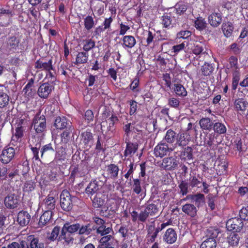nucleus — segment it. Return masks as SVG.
Instances as JSON below:
<instances>
[{
  "label": "nucleus",
  "mask_w": 248,
  "mask_h": 248,
  "mask_svg": "<svg viewBox=\"0 0 248 248\" xmlns=\"http://www.w3.org/2000/svg\"><path fill=\"white\" fill-rule=\"evenodd\" d=\"M172 223V220L171 219H169L165 222L159 219L151 221L149 224L146 226L147 237L149 238L148 242H154L159 232L167 226L171 225Z\"/></svg>",
  "instance_id": "1"
},
{
  "label": "nucleus",
  "mask_w": 248,
  "mask_h": 248,
  "mask_svg": "<svg viewBox=\"0 0 248 248\" xmlns=\"http://www.w3.org/2000/svg\"><path fill=\"white\" fill-rule=\"evenodd\" d=\"M31 125L37 134L43 135L46 131V118L44 115L41 114V111L34 115L32 120Z\"/></svg>",
  "instance_id": "2"
},
{
  "label": "nucleus",
  "mask_w": 248,
  "mask_h": 248,
  "mask_svg": "<svg viewBox=\"0 0 248 248\" xmlns=\"http://www.w3.org/2000/svg\"><path fill=\"white\" fill-rule=\"evenodd\" d=\"M90 170L87 162L82 160L79 164L74 167L71 172L70 178L74 180L75 178L82 177L86 179L88 178Z\"/></svg>",
  "instance_id": "3"
},
{
  "label": "nucleus",
  "mask_w": 248,
  "mask_h": 248,
  "mask_svg": "<svg viewBox=\"0 0 248 248\" xmlns=\"http://www.w3.org/2000/svg\"><path fill=\"white\" fill-rule=\"evenodd\" d=\"M79 137L80 140L79 145L82 148L89 149L92 147L94 143V138L91 129H87L82 131Z\"/></svg>",
  "instance_id": "4"
},
{
  "label": "nucleus",
  "mask_w": 248,
  "mask_h": 248,
  "mask_svg": "<svg viewBox=\"0 0 248 248\" xmlns=\"http://www.w3.org/2000/svg\"><path fill=\"white\" fill-rule=\"evenodd\" d=\"M75 198L67 190H63L60 194V205L62 209L67 212L71 211L73 205V199Z\"/></svg>",
  "instance_id": "5"
},
{
  "label": "nucleus",
  "mask_w": 248,
  "mask_h": 248,
  "mask_svg": "<svg viewBox=\"0 0 248 248\" xmlns=\"http://www.w3.org/2000/svg\"><path fill=\"white\" fill-rule=\"evenodd\" d=\"M118 117L112 114L111 116L105 121H103L101 124V128L102 131H106L108 134H113L115 130V124L118 122Z\"/></svg>",
  "instance_id": "6"
},
{
  "label": "nucleus",
  "mask_w": 248,
  "mask_h": 248,
  "mask_svg": "<svg viewBox=\"0 0 248 248\" xmlns=\"http://www.w3.org/2000/svg\"><path fill=\"white\" fill-rule=\"evenodd\" d=\"M34 68L45 72L55 70L52 59H47L45 57H42L36 60L34 63Z\"/></svg>",
  "instance_id": "7"
},
{
  "label": "nucleus",
  "mask_w": 248,
  "mask_h": 248,
  "mask_svg": "<svg viewBox=\"0 0 248 248\" xmlns=\"http://www.w3.org/2000/svg\"><path fill=\"white\" fill-rule=\"evenodd\" d=\"M173 150V148L169 147L168 144L161 141L155 147L154 154L156 157L162 158Z\"/></svg>",
  "instance_id": "8"
},
{
  "label": "nucleus",
  "mask_w": 248,
  "mask_h": 248,
  "mask_svg": "<svg viewBox=\"0 0 248 248\" xmlns=\"http://www.w3.org/2000/svg\"><path fill=\"white\" fill-rule=\"evenodd\" d=\"M54 89V86L48 82H45L40 84L38 88L37 93L42 99H47Z\"/></svg>",
  "instance_id": "9"
},
{
  "label": "nucleus",
  "mask_w": 248,
  "mask_h": 248,
  "mask_svg": "<svg viewBox=\"0 0 248 248\" xmlns=\"http://www.w3.org/2000/svg\"><path fill=\"white\" fill-rule=\"evenodd\" d=\"M243 226V222L239 218H230L226 223V227L229 231L237 233L240 232Z\"/></svg>",
  "instance_id": "10"
},
{
  "label": "nucleus",
  "mask_w": 248,
  "mask_h": 248,
  "mask_svg": "<svg viewBox=\"0 0 248 248\" xmlns=\"http://www.w3.org/2000/svg\"><path fill=\"white\" fill-rule=\"evenodd\" d=\"M15 155V150L13 147L4 148L0 155V162L6 165L9 163Z\"/></svg>",
  "instance_id": "11"
},
{
  "label": "nucleus",
  "mask_w": 248,
  "mask_h": 248,
  "mask_svg": "<svg viewBox=\"0 0 248 248\" xmlns=\"http://www.w3.org/2000/svg\"><path fill=\"white\" fill-rule=\"evenodd\" d=\"M204 136H203V145L205 147H209L211 148H217L218 144V142L217 140V136L214 132H203Z\"/></svg>",
  "instance_id": "12"
},
{
  "label": "nucleus",
  "mask_w": 248,
  "mask_h": 248,
  "mask_svg": "<svg viewBox=\"0 0 248 248\" xmlns=\"http://www.w3.org/2000/svg\"><path fill=\"white\" fill-rule=\"evenodd\" d=\"M178 161L173 156L166 157L162 159L160 168L166 170H174L178 165Z\"/></svg>",
  "instance_id": "13"
},
{
  "label": "nucleus",
  "mask_w": 248,
  "mask_h": 248,
  "mask_svg": "<svg viewBox=\"0 0 248 248\" xmlns=\"http://www.w3.org/2000/svg\"><path fill=\"white\" fill-rule=\"evenodd\" d=\"M19 198L15 194H9L4 198V203L8 209H14L19 205Z\"/></svg>",
  "instance_id": "14"
},
{
  "label": "nucleus",
  "mask_w": 248,
  "mask_h": 248,
  "mask_svg": "<svg viewBox=\"0 0 248 248\" xmlns=\"http://www.w3.org/2000/svg\"><path fill=\"white\" fill-rule=\"evenodd\" d=\"M72 125L71 121L63 115L56 117L53 124L54 127L58 130H62Z\"/></svg>",
  "instance_id": "15"
},
{
  "label": "nucleus",
  "mask_w": 248,
  "mask_h": 248,
  "mask_svg": "<svg viewBox=\"0 0 248 248\" xmlns=\"http://www.w3.org/2000/svg\"><path fill=\"white\" fill-rule=\"evenodd\" d=\"M14 15L13 11L10 9L0 8V26H7L9 24L10 19Z\"/></svg>",
  "instance_id": "16"
},
{
  "label": "nucleus",
  "mask_w": 248,
  "mask_h": 248,
  "mask_svg": "<svg viewBox=\"0 0 248 248\" xmlns=\"http://www.w3.org/2000/svg\"><path fill=\"white\" fill-rule=\"evenodd\" d=\"M56 199L53 193L49 192V194L43 201V204L45 211L52 212L56 207Z\"/></svg>",
  "instance_id": "17"
},
{
  "label": "nucleus",
  "mask_w": 248,
  "mask_h": 248,
  "mask_svg": "<svg viewBox=\"0 0 248 248\" xmlns=\"http://www.w3.org/2000/svg\"><path fill=\"white\" fill-rule=\"evenodd\" d=\"M97 248H114L113 236L109 234L102 237L99 241Z\"/></svg>",
  "instance_id": "18"
},
{
  "label": "nucleus",
  "mask_w": 248,
  "mask_h": 248,
  "mask_svg": "<svg viewBox=\"0 0 248 248\" xmlns=\"http://www.w3.org/2000/svg\"><path fill=\"white\" fill-rule=\"evenodd\" d=\"M177 238L176 232L174 229L171 228L168 229L163 235V240L169 244L174 243Z\"/></svg>",
  "instance_id": "19"
},
{
  "label": "nucleus",
  "mask_w": 248,
  "mask_h": 248,
  "mask_svg": "<svg viewBox=\"0 0 248 248\" xmlns=\"http://www.w3.org/2000/svg\"><path fill=\"white\" fill-rule=\"evenodd\" d=\"M178 155L181 160L184 161L192 160L194 158L193 149L189 146L182 148Z\"/></svg>",
  "instance_id": "20"
},
{
  "label": "nucleus",
  "mask_w": 248,
  "mask_h": 248,
  "mask_svg": "<svg viewBox=\"0 0 248 248\" xmlns=\"http://www.w3.org/2000/svg\"><path fill=\"white\" fill-rule=\"evenodd\" d=\"M101 182L96 180L92 181L85 189V192L89 196H92L96 193L102 187Z\"/></svg>",
  "instance_id": "21"
},
{
  "label": "nucleus",
  "mask_w": 248,
  "mask_h": 248,
  "mask_svg": "<svg viewBox=\"0 0 248 248\" xmlns=\"http://www.w3.org/2000/svg\"><path fill=\"white\" fill-rule=\"evenodd\" d=\"M125 142L126 144V146L124 152V155L127 156L136 153L138 149V144L137 142L133 143L130 142L129 138H125Z\"/></svg>",
  "instance_id": "22"
},
{
  "label": "nucleus",
  "mask_w": 248,
  "mask_h": 248,
  "mask_svg": "<svg viewBox=\"0 0 248 248\" xmlns=\"http://www.w3.org/2000/svg\"><path fill=\"white\" fill-rule=\"evenodd\" d=\"M24 119H21L17 123V126L15 129V133L13 136V140L19 141H20L24 136V129L22 124L24 122Z\"/></svg>",
  "instance_id": "23"
},
{
  "label": "nucleus",
  "mask_w": 248,
  "mask_h": 248,
  "mask_svg": "<svg viewBox=\"0 0 248 248\" xmlns=\"http://www.w3.org/2000/svg\"><path fill=\"white\" fill-rule=\"evenodd\" d=\"M187 199H190L191 202H195V205L198 208L205 203V196L201 193L187 195Z\"/></svg>",
  "instance_id": "24"
},
{
  "label": "nucleus",
  "mask_w": 248,
  "mask_h": 248,
  "mask_svg": "<svg viewBox=\"0 0 248 248\" xmlns=\"http://www.w3.org/2000/svg\"><path fill=\"white\" fill-rule=\"evenodd\" d=\"M122 45L124 49H131L136 44V40L132 35H124L122 38Z\"/></svg>",
  "instance_id": "25"
},
{
  "label": "nucleus",
  "mask_w": 248,
  "mask_h": 248,
  "mask_svg": "<svg viewBox=\"0 0 248 248\" xmlns=\"http://www.w3.org/2000/svg\"><path fill=\"white\" fill-rule=\"evenodd\" d=\"M20 39L15 36L9 37L6 40V46L10 51H15L18 48Z\"/></svg>",
  "instance_id": "26"
},
{
  "label": "nucleus",
  "mask_w": 248,
  "mask_h": 248,
  "mask_svg": "<svg viewBox=\"0 0 248 248\" xmlns=\"http://www.w3.org/2000/svg\"><path fill=\"white\" fill-rule=\"evenodd\" d=\"M31 215L24 210L20 211L17 215V221L22 226L27 225L31 220Z\"/></svg>",
  "instance_id": "27"
},
{
  "label": "nucleus",
  "mask_w": 248,
  "mask_h": 248,
  "mask_svg": "<svg viewBox=\"0 0 248 248\" xmlns=\"http://www.w3.org/2000/svg\"><path fill=\"white\" fill-rule=\"evenodd\" d=\"M209 24L214 27H218L222 21V14L220 13H213L208 16Z\"/></svg>",
  "instance_id": "28"
},
{
  "label": "nucleus",
  "mask_w": 248,
  "mask_h": 248,
  "mask_svg": "<svg viewBox=\"0 0 248 248\" xmlns=\"http://www.w3.org/2000/svg\"><path fill=\"white\" fill-rule=\"evenodd\" d=\"M26 242L29 248H39L41 245L45 246L44 243L39 242V239L34 235H29L26 238Z\"/></svg>",
  "instance_id": "29"
},
{
  "label": "nucleus",
  "mask_w": 248,
  "mask_h": 248,
  "mask_svg": "<svg viewBox=\"0 0 248 248\" xmlns=\"http://www.w3.org/2000/svg\"><path fill=\"white\" fill-rule=\"evenodd\" d=\"M182 210L186 215L191 217H195L198 211L196 206L192 203H186L183 205Z\"/></svg>",
  "instance_id": "30"
},
{
  "label": "nucleus",
  "mask_w": 248,
  "mask_h": 248,
  "mask_svg": "<svg viewBox=\"0 0 248 248\" xmlns=\"http://www.w3.org/2000/svg\"><path fill=\"white\" fill-rule=\"evenodd\" d=\"M234 106L236 110L244 112L248 107V102L245 98H238L235 100Z\"/></svg>",
  "instance_id": "31"
},
{
  "label": "nucleus",
  "mask_w": 248,
  "mask_h": 248,
  "mask_svg": "<svg viewBox=\"0 0 248 248\" xmlns=\"http://www.w3.org/2000/svg\"><path fill=\"white\" fill-rule=\"evenodd\" d=\"M72 235V233L67 231H65L64 230V229L62 228L61 233L58 237V241H63V243H65L67 245L69 244L70 243H73L74 239Z\"/></svg>",
  "instance_id": "32"
},
{
  "label": "nucleus",
  "mask_w": 248,
  "mask_h": 248,
  "mask_svg": "<svg viewBox=\"0 0 248 248\" xmlns=\"http://www.w3.org/2000/svg\"><path fill=\"white\" fill-rule=\"evenodd\" d=\"M241 238L240 233L231 232L227 237V241L229 245L232 247H237Z\"/></svg>",
  "instance_id": "33"
},
{
  "label": "nucleus",
  "mask_w": 248,
  "mask_h": 248,
  "mask_svg": "<svg viewBox=\"0 0 248 248\" xmlns=\"http://www.w3.org/2000/svg\"><path fill=\"white\" fill-rule=\"evenodd\" d=\"M36 187V183L34 180L31 179H26L23 183L22 190L24 192L30 193L35 189Z\"/></svg>",
  "instance_id": "34"
},
{
  "label": "nucleus",
  "mask_w": 248,
  "mask_h": 248,
  "mask_svg": "<svg viewBox=\"0 0 248 248\" xmlns=\"http://www.w3.org/2000/svg\"><path fill=\"white\" fill-rule=\"evenodd\" d=\"M119 170V167L117 165L114 164L108 165L107 169L108 177L112 179H116L118 178Z\"/></svg>",
  "instance_id": "35"
},
{
  "label": "nucleus",
  "mask_w": 248,
  "mask_h": 248,
  "mask_svg": "<svg viewBox=\"0 0 248 248\" xmlns=\"http://www.w3.org/2000/svg\"><path fill=\"white\" fill-rule=\"evenodd\" d=\"M62 130L63 132L60 135L61 140L63 143H67L70 140L71 135L74 130V127L72 125Z\"/></svg>",
  "instance_id": "36"
},
{
  "label": "nucleus",
  "mask_w": 248,
  "mask_h": 248,
  "mask_svg": "<svg viewBox=\"0 0 248 248\" xmlns=\"http://www.w3.org/2000/svg\"><path fill=\"white\" fill-rule=\"evenodd\" d=\"M88 53L85 51L78 52L76 57L74 64L78 65L81 64H85L87 62L89 58Z\"/></svg>",
  "instance_id": "37"
},
{
  "label": "nucleus",
  "mask_w": 248,
  "mask_h": 248,
  "mask_svg": "<svg viewBox=\"0 0 248 248\" xmlns=\"http://www.w3.org/2000/svg\"><path fill=\"white\" fill-rule=\"evenodd\" d=\"M199 124L202 130L211 131L213 128L214 122L209 118L205 117L200 119Z\"/></svg>",
  "instance_id": "38"
},
{
  "label": "nucleus",
  "mask_w": 248,
  "mask_h": 248,
  "mask_svg": "<svg viewBox=\"0 0 248 248\" xmlns=\"http://www.w3.org/2000/svg\"><path fill=\"white\" fill-rule=\"evenodd\" d=\"M234 27L233 24L230 21H225L222 25V30L226 37L232 36Z\"/></svg>",
  "instance_id": "39"
},
{
  "label": "nucleus",
  "mask_w": 248,
  "mask_h": 248,
  "mask_svg": "<svg viewBox=\"0 0 248 248\" xmlns=\"http://www.w3.org/2000/svg\"><path fill=\"white\" fill-rule=\"evenodd\" d=\"M172 19L170 14L166 13L161 17V24L163 27L168 29H171L173 27L172 23Z\"/></svg>",
  "instance_id": "40"
},
{
  "label": "nucleus",
  "mask_w": 248,
  "mask_h": 248,
  "mask_svg": "<svg viewBox=\"0 0 248 248\" xmlns=\"http://www.w3.org/2000/svg\"><path fill=\"white\" fill-rule=\"evenodd\" d=\"M84 26L87 31H90L95 25L93 17L92 15H88L83 18Z\"/></svg>",
  "instance_id": "41"
},
{
  "label": "nucleus",
  "mask_w": 248,
  "mask_h": 248,
  "mask_svg": "<svg viewBox=\"0 0 248 248\" xmlns=\"http://www.w3.org/2000/svg\"><path fill=\"white\" fill-rule=\"evenodd\" d=\"M52 216V212L45 211L41 216L38 222V225L40 227H43L51 219Z\"/></svg>",
  "instance_id": "42"
},
{
  "label": "nucleus",
  "mask_w": 248,
  "mask_h": 248,
  "mask_svg": "<svg viewBox=\"0 0 248 248\" xmlns=\"http://www.w3.org/2000/svg\"><path fill=\"white\" fill-rule=\"evenodd\" d=\"M212 129L214 130V133L219 135L225 134L227 131L225 125L219 122L214 123Z\"/></svg>",
  "instance_id": "43"
},
{
  "label": "nucleus",
  "mask_w": 248,
  "mask_h": 248,
  "mask_svg": "<svg viewBox=\"0 0 248 248\" xmlns=\"http://www.w3.org/2000/svg\"><path fill=\"white\" fill-rule=\"evenodd\" d=\"M173 91L178 96L185 97L187 95V93L185 88L180 83H174Z\"/></svg>",
  "instance_id": "44"
},
{
  "label": "nucleus",
  "mask_w": 248,
  "mask_h": 248,
  "mask_svg": "<svg viewBox=\"0 0 248 248\" xmlns=\"http://www.w3.org/2000/svg\"><path fill=\"white\" fill-rule=\"evenodd\" d=\"M18 173H20L24 177L27 176L30 170L29 162L26 159L23 161L22 164H19L17 166Z\"/></svg>",
  "instance_id": "45"
},
{
  "label": "nucleus",
  "mask_w": 248,
  "mask_h": 248,
  "mask_svg": "<svg viewBox=\"0 0 248 248\" xmlns=\"http://www.w3.org/2000/svg\"><path fill=\"white\" fill-rule=\"evenodd\" d=\"M65 146L60 147L56 152L55 159L56 161H64L66 158Z\"/></svg>",
  "instance_id": "46"
},
{
  "label": "nucleus",
  "mask_w": 248,
  "mask_h": 248,
  "mask_svg": "<svg viewBox=\"0 0 248 248\" xmlns=\"http://www.w3.org/2000/svg\"><path fill=\"white\" fill-rule=\"evenodd\" d=\"M10 96L3 91L0 92V109L6 108L9 104Z\"/></svg>",
  "instance_id": "47"
},
{
  "label": "nucleus",
  "mask_w": 248,
  "mask_h": 248,
  "mask_svg": "<svg viewBox=\"0 0 248 248\" xmlns=\"http://www.w3.org/2000/svg\"><path fill=\"white\" fill-rule=\"evenodd\" d=\"M83 43V50L87 53L95 46V42L91 38L84 40Z\"/></svg>",
  "instance_id": "48"
},
{
  "label": "nucleus",
  "mask_w": 248,
  "mask_h": 248,
  "mask_svg": "<svg viewBox=\"0 0 248 248\" xmlns=\"http://www.w3.org/2000/svg\"><path fill=\"white\" fill-rule=\"evenodd\" d=\"M132 191L137 194L139 195L142 191L141 186V182L140 179L139 178H135L133 179L132 184H131Z\"/></svg>",
  "instance_id": "49"
},
{
  "label": "nucleus",
  "mask_w": 248,
  "mask_h": 248,
  "mask_svg": "<svg viewBox=\"0 0 248 248\" xmlns=\"http://www.w3.org/2000/svg\"><path fill=\"white\" fill-rule=\"evenodd\" d=\"M194 26L196 29L199 31H202L206 27V22L203 17L201 16L198 17L194 22Z\"/></svg>",
  "instance_id": "50"
},
{
  "label": "nucleus",
  "mask_w": 248,
  "mask_h": 248,
  "mask_svg": "<svg viewBox=\"0 0 248 248\" xmlns=\"http://www.w3.org/2000/svg\"><path fill=\"white\" fill-rule=\"evenodd\" d=\"M41 147V143L40 142H37L34 146L32 145H30V147L32 151L33 154V158L35 161H41L39 156V151Z\"/></svg>",
  "instance_id": "51"
},
{
  "label": "nucleus",
  "mask_w": 248,
  "mask_h": 248,
  "mask_svg": "<svg viewBox=\"0 0 248 248\" xmlns=\"http://www.w3.org/2000/svg\"><path fill=\"white\" fill-rule=\"evenodd\" d=\"M144 210L149 216H154L158 212V208L157 205L154 203L148 204Z\"/></svg>",
  "instance_id": "52"
},
{
  "label": "nucleus",
  "mask_w": 248,
  "mask_h": 248,
  "mask_svg": "<svg viewBox=\"0 0 248 248\" xmlns=\"http://www.w3.org/2000/svg\"><path fill=\"white\" fill-rule=\"evenodd\" d=\"M96 229L97 233L100 234L102 236L107 235L113 231L111 227L107 228L105 224L98 226V227L96 228Z\"/></svg>",
  "instance_id": "53"
},
{
  "label": "nucleus",
  "mask_w": 248,
  "mask_h": 248,
  "mask_svg": "<svg viewBox=\"0 0 248 248\" xmlns=\"http://www.w3.org/2000/svg\"><path fill=\"white\" fill-rule=\"evenodd\" d=\"M176 133L171 129L167 130L164 139L169 143H172L176 139Z\"/></svg>",
  "instance_id": "54"
},
{
  "label": "nucleus",
  "mask_w": 248,
  "mask_h": 248,
  "mask_svg": "<svg viewBox=\"0 0 248 248\" xmlns=\"http://www.w3.org/2000/svg\"><path fill=\"white\" fill-rule=\"evenodd\" d=\"M62 228L65 231H67L73 234L78 230L80 228V224L79 223H76L70 225L68 223H66L64 224Z\"/></svg>",
  "instance_id": "55"
},
{
  "label": "nucleus",
  "mask_w": 248,
  "mask_h": 248,
  "mask_svg": "<svg viewBox=\"0 0 248 248\" xmlns=\"http://www.w3.org/2000/svg\"><path fill=\"white\" fill-rule=\"evenodd\" d=\"M217 241L216 239H207L204 240L200 246V248H216Z\"/></svg>",
  "instance_id": "56"
},
{
  "label": "nucleus",
  "mask_w": 248,
  "mask_h": 248,
  "mask_svg": "<svg viewBox=\"0 0 248 248\" xmlns=\"http://www.w3.org/2000/svg\"><path fill=\"white\" fill-rule=\"evenodd\" d=\"M140 70L137 73V75L135 77L129 85L130 90L134 92H138L140 91L139 89H138L140 85V78L138 76L140 73Z\"/></svg>",
  "instance_id": "57"
},
{
  "label": "nucleus",
  "mask_w": 248,
  "mask_h": 248,
  "mask_svg": "<svg viewBox=\"0 0 248 248\" xmlns=\"http://www.w3.org/2000/svg\"><path fill=\"white\" fill-rule=\"evenodd\" d=\"M54 152L51 143L46 144L41 149V157L43 158L44 156L48 155V153H53Z\"/></svg>",
  "instance_id": "58"
},
{
  "label": "nucleus",
  "mask_w": 248,
  "mask_h": 248,
  "mask_svg": "<svg viewBox=\"0 0 248 248\" xmlns=\"http://www.w3.org/2000/svg\"><path fill=\"white\" fill-rule=\"evenodd\" d=\"M219 232L218 229L213 227H210L206 230V236L207 239H216L217 237Z\"/></svg>",
  "instance_id": "59"
},
{
  "label": "nucleus",
  "mask_w": 248,
  "mask_h": 248,
  "mask_svg": "<svg viewBox=\"0 0 248 248\" xmlns=\"http://www.w3.org/2000/svg\"><path fill=\"white\" fill-rule=\"evenodd\" d=\"M240 79V73L237 71H235L232 73V88L233 91H235L237 88Z\"/></svg>",
  "instance_id": "60"
},
{
  "label": "nucleus",
  "mask_w": 248,
  "mask_h": 248,
  "mask_svg": "<svg viewBox=\"0 0 248 248\" xmlns=\"http://www.w3.org/2000/svg\"><path fill=\"white\" fill-rule=\"evenodd\" d=\"M188 6L186 4L180 2L178 3L175 5L176 13L179 15H182L187 10Z\"/></svg>",
  "instance_id": "61"
},
{
  "label": "nucleus",
  "mask_w": 248,
  "mask_h": 248,
  "mask_svg": "<svg viewBox=\"0 0 248 248\" xmlns=\"http://www.w3.org/2000/svg\"><path fill=\"white\" fill-rule=\"evenodd\" d=\"M187 135L185 133H179L178 134L176 139V144L180 146H186L187 143V140H186Z\"/></svg>",
  "instance_id": "62"
},
{
  "label": "nucleus",
  "mask_w": 248,
  "mask_h": 248,
  "mask_svg": "<svg viewBox=\"0 0 248 248\" xmlns=\"http://www.w3.org/2000/svg\"><path fill=\"white\" fill-rule=\"evenodd\" d=\"M144 35L145 36L146 46H149L154 41L155 36V33L152 32L150 30L146 31L144 32Z\"/></svg>",
  "instance_id": "63"
},
{
  "label": "nucleus",
  "mask_w": 248,
  "mask_h": 248,
  "mask_svg": "<svg viewBox=\"0 0 248 248\" xmlns=\"http://www.w3.org/2000/svg\"><path fill=\"white\" fill-rule=\"evenodd\" d=\"M95 150L97 153H104L106 150L105 145L103 144V141L99 136L97 137Z\"/></svg>",
  "instance_id": "64"
}]
</instances>
